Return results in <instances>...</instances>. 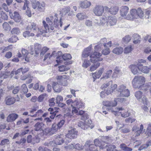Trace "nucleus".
Here are the masks:
<instances>
[{"mask_svg": "<svg viewBox=\"0 0 151 151\" xmlns=\"http://www.w3.org/2000/svg\"><path fill=\"white\" fill-rule=\"evenodd\" d=\"M104 9L108 12L109 15L111 14V16L108 17V25L111 26H113V11L112 9L111 8L110 9L107 6L104 7L101 5H96L93 9V12L96 16H100L102 15Z\"/></svg>", "mask_w": 151, "mask_h": 151, "instance_id": "obj_1", "label": "nucleus"}, {"mask_svg": "<svg viewBox=\"0 0 151 151\" xmlns=\"http://www.w3.org/2000/svg\"><path fill=\"white\" fill-rule=\"evenodd\" d=\"M53 17L50 16L46 18V21L43 20L42 23L44 28V32L45 33L49 32L50 30H53L59 25V22L57 18L55 19L54 23L52 22Z\"/></svg>", "mask_w": 151, "mask_h": 151, "instance_id": "obj_2", "label": "nucleus"}, {"mask_svg": "<svg viewBox=\"0 0 151 151\" xmlns=\"http://www.w3.org/2000/svg\"><path fill=\"white\" fill-rule=\"evenodd\" d=\"M27 30H31L34 33L37 37H39L40 35L43 34L45 33L44 32V29H40L36 26V24L34 23H31L30 25H29L26 28Z\"/></svg>", "mask_w": 151, "mask_h": 151, "instance_id": "obj_3", "label": "nucleus"}, {"mask_svg": "<svg viewBox=\"0 0 151 151\" xmlns=\"http://www.w3.org/2000/svg\"><path fill=\"white\" fill-rule=\"evenodd\" d=\"M145 82V78L142 76H135L132 81V84L134 88H139Z\"/></svg>", "mask_w": 151, "mask_h": 151, "instance_id": "obj_4", "label": "nucleus"}, {"mask_svg": "<svg viewBox=\"0 0 151 151\" xmlns=\"http://www.w3.org/2000/svg\"><path fill=\"white\" fill-rule=\"evenodd\" d=\"M46 4L44 1L40 2L37 1L36 3H34L32 5V8L40 12H44L46 9Z\"/></svg>", "mask_w": 151, "mask_h": 151, "instance_id": "obj_5", "label": "nucleus"}, {"mask_svg": "<svg viewBox=\"0 0 151 151\" xmlns=\"http://www.w3.org/2000/svg\"><path fill=\"white\" fill-rule=\"evenodd\" d=\"M101 53L97 52H95L91 54L90 60L91 62L96 63L97 62L102 60L103 58L101 57Z\"/></svg>", "mask_w": 151, "mask_h": 151, "instance_id": "obj_6", "label": "nucleus"}, {"mask_svg": "<svg viewBox=\"0 0 151 151\" xmlns=\"http://www.w3.org/2000/svg\"><path fill=\"white\" fill-rule=\"evenodd\" d=\"M78 131L76 129L71 127L70 128L68 133L66 135V137L70 139L68 141L66 142V143H69L71 141L70 139H74L77 137Z\"/></svg>", "mask_w": 151, "mask_h": 151, "instance_id": "obj_7", "label": "nucleus"}, {"mask_svg": "<svg viewBox=\"0 0 151 151\" xmlns=\"http://www.w3.org/2000/svg\"><path fill=\"white\" fill-rule=\"evenodd\" d=\"M116 91L120 93V96L123 97H128L130 95V91L126 89V87L123 85L119 86Z\"/></svg>", "mask_w": 151, "mask_h": 151, "instance_id": "obj_8", "label": "nucleus"}, {"mask_svg": "<svg viewBox=\"0 0 151 151\" xmlns=\"http://www.w3.org/2000/svg\"><path fill=\"white\" fill-rule=\"evenodd\" d=\"M141 65L137 64V65L132 64L129 65V68L132 72L134 74L136 75L140 73V67Z\"/></svg>", "mask_w": 151, "mask_h": 151, "instance_id": "obj_9", "label": "nucleus"}, {"mask_svg": "<svg viewBox=\"0 0 151 151\" xmlns=\"http://www.w3.org/2000/svg\"><path fill=\"white\" fill-rule=\"evenodd\" d=\"M10 17L16 22H19L21 20V16L18 12L15 11L13 13H10Z\"/></svg>", "mask_w": 151, "mask_h": 151, "instance_id": "obj_10", "label": "nucleus"}, {"mask_svg": "<svg viewBox=\"0 0 151 151\" xmlns=\"http://www.w3.org/2000/svg\"><path fill=\"white\" fill-rule=\"evenodd\" d=\"M72 58L70 54L65 53L61 57L60 56L57 57L56 62L59 63L62 61V59L64 60H70Z\"/></svg>", "mask_w": 151, "mask_h": 151, "instance_id": "obj_11", "label": "nucleus"}, {"mask_svg": "<svg viewBox=\"0 0 151 151\" xmlns=\"http://www.w3.org/2000/svg\"><path fill=\"white\" fill-rule=\"evenodd\" d=\"M84 123L82 122H80L78 124V127H81V129L85 130L90 127V125L91 123V120H88V122L86 121Z\"/></svg>", "mask_w": 151, "mask_h": 151, "instance_id": "obj_12", "label": "nucleus"}, {"mask_svg": "<svg viewBox=\"0 0 151 151\" xmlns=\"http://www.w3.org/2000/svg\"><path fill=\"white\" fill-rule=\"evenodd\" d=\"M66 76H58L57 78L58 81L60 85L65 86L67 85Z\"/></svg>", "mask_w": 151, "mask_h": 151, "instance_id": "obj_13", "label": "nucleus"}, {"mask_svg": "<svg viewBox=\"0 0 151 151\" xmlns=\"http://www.w3.org/2000/svg\"><path fill=\"white\" fill-rule=\"evenodd\" d=\"M84 107V104L81 100L77 99L74 101V105L73 108H75L77 109L83 108Z\"/></svg>", "mask_w": 151, "mask_h": 151, "instance_id": "obj_14", "label": "nucleus"}, {"mask_svg": "<svg viewBox=\"0 0 151 151\" xmlns=\"http://www.w3.org/2000/svg\"><path fill=\"white\" fill-rule=\"evenodd\" d=\"M18 117L17 114L13 113L8 115L6 118V121L9 122H12L14 121Z\"/></svg>", "mask_w": 151, "mask_h": 151, "instance_id": "obj_15", "label": "nucleus"}, {"mask_svg": "<svg viewBox=\"0 0 151 151\" xmlns=\"http://www.w3.org/2000/svg\"><path fill=\"white\" fill-rule=\"evenodd\" d=\"M92 45L86 48L83 52L82 56L83 58H86L91 55L90 53L91 52Z\"/></svg>", "mask_w": 151, "mask_h": 151, "instance_id": "obj_16", "label": "nucleus"}, {"mask_svg": "<svg viewBox=\"0 0 151 151\" xmlns=\"http://www.w3.org/2000/svg\"><path fill=\"white\" fill-rule=\"evenodd\" d=\"M77 113H75V115H80L81 116V119L85 121L86 119L88 118V114L84 111L81 110L79 112H78V110L77 109Z\"/></svg>", "mask_w": 151, "mask_h": 151, "instance_id": "obj_17", "label": "nucleus"}, {"mask_svg": "<svg viewBox=\"0 0 151 151\" xmlns=\"http://www.w3.org/2000/svg\"><path fill=\"white\" fill-rule=\"evenodd\" d=\"M129 11V8L127 6H122L121 7L120 12L121 15L122 17H125L127 15Z\"/></svg>", "mask_w": 151, "mask_h": 151, "instance_id": "obj_18", "label": "nucleus"}, {"mask_svg": "<svg viewBox=\"0 0 151 151\" xmlns=\"http://www.w3.org/2000/svg\"><path fill=\"white\" fill-rule=\"evenodd\" d=\"M16 99L14 97L10 96H7L5 99L6 104L8 105L13 104L15 102Z\"/></svg>", "mask_w": 151, "mask_h": 151, "instance_id": "obj_19", "label": "nucleus"}, {"mask_svg": "<svg viewBox=\"0 0 151 151\" xmlns=\"http://www.w3.org/2000/svg\"><path fill=\"white\" fill-rule=\"evenodd\" d=\"M137 10L135 9H132L130 11V15H128V19H133L137 18ZM127 18H128L127 17Z\"/></svg>", "mask_w": 151, "mask_h": 151, "instance_id": "obj_20", "label": "nucleus"}, {"mask_svg": "<svg viewBox=\"0 0 151 151\" xmlns=\"http://www.w3.org/2000/svg\"><path fill=\"white\" fill-rule=\"evenodd\" d=\"M63 137V136L61 134L55 136V140L57 145H61L64 142V140Z\"/></svg>", "mask_w": 151, "mask_h": 151, "instance_id": "obj_21", "label": "nucleus"}, {"mask_svg": "<svg viewBox=\"0 0 151 151\" xmlns=\"http://www.w3.org/2000/svg\"><path fill=\"white\" fill-rule=\"evenodd\" d=\"M77 109L75 108H72V109L71 111H69L68 112L64 114L65 116L71 118L72 117H74L76 116L75 113H77Z\"/></svg>", "mask_w": 151, "mask_h": 151, "instance_id": "obj_22", "label": "nucleus"}, {"mask_svg": "<svg viewBox=\"0 0 151 151\" xmlns=\"http://www.w3.org/2000/svg\"><path fill=\"white\" fill-rule=\"evenodd\" d=\"M104 106L108 107L107 109L109 111L113 112V103L112 101H106L104 103Z\"/></svg>", "mask_w": 151, "mask_h": 151, "instance_id": "obj_23", "label": "nucleus"}, {"mask_svg": "<svg viewBox=\"0 0 151 151\" xmlns=\"http://www.w3.org/2000/svg\"><path fill=\"white\" fill-rule=\"evenodd\" d=\"M91 3L89 1H81L80 3V6L83 8L86 9L89 7L91 5Z\"/></svg>", "mask_w": 151, "mask_h": 151, "instance_id": "obj_24", "label": "nucleus"}, {"mask_svg": "<svg viewBox=\"0 0 151 151\" xmlns=\"http://www.w3.org/2000/svg\"><path fill=\"white\" fill-rule=\"evenodd\" d=\"M58 83L55 82H53L52 84V87L54 91L56 92L59 93L62 90L60 86Z\"/></svg>", "mask_w": 151, "mask_h": 151, "instance_id": "obj_25", "label": "nucleus"}, {"mask_svg": "<svg viewBox=\"0 0 151 151\" xmlns=\"http://www.w3.org/2000/svg\"><path fill=\"white\" fill-rule=\"evenodd\" d=\"M104 71L103 68H100L98 72H96L94 73H92L93 77L94 79L96 78H99Z\"/></svg>", "mask_w": 151, "mask_h": 151, "instance_id": "obj_26", "label": "nucleus"}, {"mask_svg": "<svg viewBox=\"0 0 151 151\" xmlns=\"http://www.w3.org/2000/svg\"><path fill=\"white\" fill-rule=\"evenodd\" d=\"M122 72L118 67H116L114 69V78L119 77L122 75Z\"/></svg>", "mask_w": 151, "mask_h": 151, "instance_id": "obj_27", "label": "nucleus"}, {"mask_svg": "<svg viewBox=\"0 0 151 151\" xmlns=\"http://www.w3.org/2000/svg\"><path fill=\"white\" fill-rule=\"evenodd\" d=\"M44 125L45 124L43 123L38 122L35 125V129L37 131H42Z\"/></svg>", "mask_w": 151, "mask_h": 151, "instance_id": "obj_28", "label": "nucleus"}, {"mask_svg": "<svg viewBox=\"0 0 151 151\" xmlns=\"http://www.w3.org/2000/svg\"><path fill=\"white\" fill-rule=\"evenodd\" d=\"M109 84L110 85L108 87L105 93L107 95L111 94L113 91V85L112 81H111L109 82Z\"/></svg>", "mask_w": 151, "mask_h": 151, "instance_id": "obj_29", "label": "nucleus"}, {"mask_svg": "<svg viewBox=\"0 0 151 151\" xmlns=\"http://www.w3.org/2000/svg\"><path fill=\"white\" fill-rule=\"evenodd\" d=\"M126 101V99L124 98H115L114 100V107L117 105L118 103H122L124 101Z\"/></svg>", "mask_w": 151, "mask_h": 151, "instance_id": "obj_30", "label": "nucleus"}, {"mask_svg": "<svg viewBox=\"0 0 151 151\" xmlns=\"http://www.w3.org/2000/svg\"><path fill=\"white\" fill-rule=\"evenodd\" d=\"M94 143L95 146L99 147L100 149H103L105 147L104 146V145H103L101 142H100L99 139H95L94 141Z\"/></svg>", "mask_w": 151, "mask_h": 151, "instance_id": "obj_31", "label": "nucleus"}, {"mask_svg": "<svg viewBox=\"0 0 151 151\" xmlns=\"http://www.w3.org/2000/svg\"><path fill=\"white\" fill-rule=\"evenodd\" d=\"M41 45L38 43H36L35 45L34 49L35 52L36 54H38L41 49Z\"/></svg>", "mask_w": 151, "mask_h": 151, "instance_id": "obj_32", "label": "nucleus"}, {"mask_svg": "<svg viewBox=\"0 0 151 151\" xmlns=\"http://www.w3.org/2000/svg\"><path fill=\"white\" fill-rule=\"evenodd\" d=\"M120 148L124 151H132V149L130 147H128L125 144L122 143L120 146Z\"/></svg>", "mask_w": 151, "mask_h": 151, "instance_id": "obj_33", "label": "nucleus"}, {"mask_svg": "<svg viewBox=\"0 0 151 151\" xmlns=\"http://www.w3.org/2000/svg\"><path fill=\"white\" fill-rule=\"evenodd\" d=\"M78 19L80 20H82L87 18V16L83 13H78L76 16Z\"/></svg>", "mask_w": 151, "mask_h": 151, "instance_id": "obj_34", "label": "nucleus"}, {"mask_svg": "<svg viewBox=\"0 0 151 151\" xmlns=\"http://www.w3.org/2000/svg\"><path fill=\"white\" fill-rule=\"evenodd\" d=\"M150 70L149 67L147 66H143L140 67V73L141 72L145 73H149Z\"/></svg>", "mask_w": 151, "mask_h": 151, "instance_id": "obj_35", "label": "nucleus"}, {"mask_svg": "<svg viewBox=\"0 0 151 151\" xmlns=\"http://www.w3.org/2000/svg\"><path fill=\"white\" fill-rule=\"evenodd\" d=\"M91 65V64L89 60L86 59L84 60L83 62L82 66L83 68H86L89 66Z\"/></svg>", "mask_w": 151, "mask_h": 151, "instance_id": "obj_36", "label": "nucleus"}, {"mask_svg": "<svg viewBox=\"0 0 151 151\" xmlns=\"http://www.w3.org/2000/svg\"><path fill=\"white\" fill-rule=\"evenodd\" d=\"M131 37L129 35H127L124 37L122 40L123 43L127 44L131 40Z\"/></svg>", "mask_w": 151, "mask_h": 151, "instance_id": "obj_37", "label": "nucleus"}, {"mask_svg": "<svg viewBox=\"0 0 151 151\" xmlns=\"http://www.w3.org/2000/svg\"><path fill=\"white\" fill-rule=\"evenodd\" d=\"M93 65H91L89 68V70L91 72L95 70L100 65V63L97 62L96 63H94Z\"/></svg>", "mask_w": 151, "mask_h": 151, "instance_id": "obj_38", "label": "nucleus"}, {"mask_svg": "<svg viewBox=\"0 0 151 151\" xmlns=\"http://www.w3.org/2000/svg\"><path fill=\"white\" fill-rule=\"evenodd\" d=\"M58 127L56 124H53L51 128V134H53L56 132Z\"/></svg>", "mask_w": 151, "mask_h": 151, "instance_id": "obj_39", "label": "nucleus"}, {"mask_svg": "<svg viewBox=\"0 0 151 151\" xmlns=\"http://www.w3.org/2000/svg\"><path fill=\"white\" fill-rule=\"evenodd\" d=\"M44 145L48 147H55L57 144L55 140L50 141L49 142H45V143Z\"/></svg>", "mask_w": 151, "mask_h": 151, "instance_id": "obj_40", "label": "nucleus"}, {"mask_svg": "<svg viewBox=\"0 0 151 151\" xmlns=\"http://www.w3.org/2000/svg\"><path fill=\"white\" fill-rule=\"evenodd\" d=\"M58 68L59 71L61 72L66 71L70 69L68 66L64 65L60 66Z\"/></svg>", "mask_w": 151, "mask_h": 151, "instance_id": "obj_41", "label": "nucleus"}, {"mask_svg": "<svg viewBox=\"0 0 151 151\" xmlns=\"http://www.w3.org/2000/svg\"><path fill=\"white\" fill-rule=\"evenodd\" d=\"M23 36L25 37H29L30 36L33 37L35 35L34 33H30L29 31H27L23 33Z\"/></svg>", "mask_w": 151, "mask_h": 151, "instance_id": "obj_42", "label": "nucleus"}, {"mask_svg": "<svg viewBox=\"0 0 151 151\" xmlns=\"http://www.w3.org/2000/svg\"><path fill=\"white\" fill-rule=\"evenodd\" d=\"M123 51V49L122 47H116L114 49V53L119 55L122 54Z\"/></svg>", "mask_w": 151, "mask_h": 151, "instance_id": "obj_43", "label": "nucleus"}, {"mask_svg": "<svg viewBox=\"0 0 151 151\" xmlns=\"http://www.w3.org/2000/svg\"><path fill=\"white\" fill-rule=\"evenodd\" d=\"M133 50L132 46L131 45H129L125 47L124 50V52L125 54H128L130 52Z\"/></svg>", "mask_w": 151, "mask_h": 151, "instance_id": "obj_44", "label": "nucleus"}, {"mask_svg": "<svg viewBox=\"0 0 151 151\" xmlns=\"http://www.w3.org/2000/svg\"><path fill=\"white\" fill-rule=\"evenodd\" d=\"M112 73V71L111 70H108L104 74L103 78L105 79H107L109 78L111 76Z\"/></svg>", "mask_w": 151, "mask_h": 151, "instance_id": "obj_45", "label": "nucleus"}, {"mask_svg": "<svg viewBox=\"0 0 151 151\" xmlns=\"http://www.w3.org/2000/svg\"><path fill=\"white\" fill-rule=\"evenodd\" d=\"M137 18L139 17L142 18L143 17V13L142 10L140 8H138L137 10Z\"/></svg>", "mask_w": 151, "mask_h": 151, "instance_id": "obj_46", "label": "nucleus"}, {"mask_svg": "<svg viewBox=\"0 0 151 151\" xmlns=\"http://www.w3.org/2000/svg\"><path fill=\"white\" fill-rule=\"evenodd\" d=\"M143 92L141 91H138L135 92V96L137 99H140L142 96Z\"/></svg>", "mask_w": 151, "mask_h": 151, "instance_id": "obj_47", "label": "nucleus"}, {"mask_svg": "<svg viewBox=\"0 0 151 151\" xmlns=\"http://www.w3.org/2000/svg\"><path fill=\"white\" fill-rule=\"evenodd\" d=\"M11 32L13 34L19 35L20 33V31L18 28L14 27L12 29Z\"/></svg>", "mask_w": 151, "mask_h": 151, "instance_id": "obj_48", "label": "nucleus"}, {"mask_svg": "<svg viewBox=\"0 0 151 151\" xmlns=\"http://www.w3.org/2000/svg\"><path fill=\"white\" fill-rule=\"evenodd\" d=\"M3 27L4 30L6 31L9 30L11 29V27L8 23L4 22L3 24Z\"/></svg>", "mask_w": 151, "mask_h": 151, "instance_id": "obj_49", "label": "nucleus"}, {"mask_svg": "<svg viewBox=\"0 0 151 151\" xmlns=\"http://www.w3.org/2000/svg\"><path fill=\"white\" fill-rule=\"evenodd\" d=\"M49 49L46 47H43L40 50V55L41 56H43Z\"/></svg>", "mask_w": 151, "mask_h": 151, "instance_id": "obj_50", "label": "nucleus"}, {"mask_svg": "<svg viewBox=\"0 0 151 151\" xmlns=\"http://www.w3.org/2000/svg\"><path fill=\"white\" fill-rule=\"evenodd\" d=\"M101 140L102 141V142L107 144L109 142L110 138L108 136H103L101 137Z\"/></svg>", "mask_w": 151, "mask_h": 151, "instance_id": "obj_51", "label": "nucleus"}, {"mask_svg": "<svg viewBox=\"0 0 151 151\" xmlns=\"http://www.w3.org/2000/svg\"><path fill=\"white\" fill-rule=\"evenodd\" d=\"M28 90L25 84H23L21 86V92L24 93H26L28 92Z\"/></svg>", "mask_w": 151, "mask_h": 151, "instance_id": "obj_52", "label": "nucleus"}, {"mask_svg": "<svg viewBox=\"0 0 151 151\" xmlns=\"http://www.w3.org/2000/svg\"><path fill=\"white\" fill-rule=\"evenodd\" d=\"M139 89L140 90L142 91L143 92L145 93L147 92L148 90V88H147L145 84H144V83L141 86H140Z\"/></svg>", "mask_w": 151, "mask_h": 151, "instance_id": "obj_53", "label": "nucleus"}, {"mask_svg": "<svg viewBox=\"0 0 151 151\" xmlns=\"http://www.w3.org/2000/svg\"><path fill=\"white\" fill-rule=\"evenodd\" d=\"M18 39V38L16 36L12 37L9 39L8 41L10 43L15 42Z\"/></svg>", "mask_w": 151, "mask_h": 151, "instance_id": "obj_54", "label": "nucleus"}, {"mask_svg": "<svg viewBox=\"0 0 151 151\" xmlns=\"http://www.w3.org/2000/svg\"><path fill=\"white\" fill-rule=\"evenodd\" d=\"M70 8L69 7H67L63 9L62 10V12L63 14L65 15L70 12Z\"/></svg>", "mask_w": 151, "mask_h": 151, "instance_id": "obj_55", "label": "nucleus"}, {"mask_svg": "<svg viewBox=\"0 0 151 151\" xmlns=\"http://www.w3.org/2000/svg\"><path fill=\"white\" fill-rule=\"evenodd\" d=\"M107 42L106 39L105 38H103L101 39L100 41V44L104 45L105 47L107 46L106 45V42Z\"/></svg>", "mask_w": 151, "mask_h": 151, "instance_id": "obj_56", "label": "nucleus"}, {"mask_svg": "<svg viewBox=\"0 0 151 151\" xmlns=\"http://www.w3.org/2000/svg\"><path fill=\"white\" fill-rule=\"evenodd\" d=\"M29 4V1L27 0H25L24 5L22 7V9L24 10H26V8H27V9H29V8L28 6Z\"/></svg>", "mask_w": 151, "mask_h": 151, "instance_id": "obj_57", "label": "nucleus"}, {"mask_svg": "<svg viewBox=\"0 0 151 151\" xmlns=\"http://www.w3.org/2000/svg\"><path fill=\"white\" fill-rule=\"evenodd\" d=\"M46 96V94H44L40 95L38 98V101L39 102H42Z\"/></svg>", "mask_w": 151, "mask_h": 151, "instance_id": "obj_58", "label": "nucleus"}, {"mask_svg": "<svg viewBox=\"0 0 151 151\" xmlns=\"http://www.w3.org/2000/svg\"><path fill=\"white\" fill-rule=\"evenodd\" d=\"M91 142L90 141H87L86 142L83 147H84L85 148L88 150L89 147H90V146L91 143Z\"/></svg>", "mask_w": 151, "mask_h": 151, "instance_id": "obj_59", "label": "nucleus"}, {"mask_svg": "<svg viewBox=\"0 0 151 151\" xmlns=\"http://www.w3.org/2000/svg\"><path fill=\"white\" fill-rule=\"evenodd\" d=\"M102 45L101 44H99L98 45L94 47L95 52H97L100 51L101 49Z\"/></svg>", "mask_w": 151, "mask_h": 151, "instance_id": "obj_60", "label": "nucleus"}, {"mask_svg": "<svg viewBox=\"0 0 151 151\" xmlns=\"http://www.w3.org/2000/svg\"><path fill=\"white\" fill-rule=\"evenodd\" d=\"M109 49L108 48H106V49H104L102 52V53L105 55H108L110 53Z\"/></svg>", "mask_w": 151, "mask_h": 151, "instance_id": "obj_61", "label": "nucleus"}, {"mask_svg": "<svg viewBox=\"0 0 151 151\" xmlns=\"http://www.w3.org/2000/svg\"><path fill=\"white\" fill-rule=\"evenodd\" d=\"M96 146H95V145H93L91 144L90 145V147H89L88 150H94L95 151H97V149H96Z\"/></svg>", "mask_w": 151, "mask_h": 151, "instance_id": "obj_62", "label": "nucleus"}, {"mask_svg": "<svg viewBox=\"0 0 151 151\" xmlns=\"http://www.w3.org/2000/svg\"><path fill=\"white\" fill-rule=\"evenodd\" d=\"M1 18L4 20H6L8 19V17L4 12L2 11L1 12Z\"/></svg>", "mask_w": 151, "mask_h": 151, "instance_id": "obj_63", "label": "nucleus"}, {"mask_svg": "<svg viewBox=\"0 0 151 151\" xmlns=\"http://www.w3.org/2000/svg\"><path fill=\"white\" fill-rule=\"evenodd\" d=\"M38 150L39 151H52L51 150L47 148H43L41 147H39L38 149Z\"/></svg>", "mask_w": 151, "mask_h": 151, "instance_id": "obj_64", "label": "nucleus"}]
</instances>
